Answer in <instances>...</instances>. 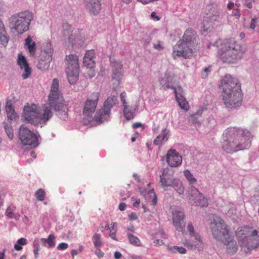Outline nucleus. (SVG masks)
I'll return each instance as SVG.
<instances>
[{
	"mask_svg": "<svg viewBox=\"0 0 259 259\" xmlns=\"http://www.w3.org/2000/svg\"><path fill=\"white\" fill-rule=\"evenodd\" d=\"M49 106H42L43 113L41 115L37 106L34 104H27L23 108L22 117L27 123L37 125L41 122L46 123L53 116L51 108L54 109L57 115L62 120L68 118V109L65 104L62 95L59 90V80L54 78L51 86V91L48 96Z\"/></svg>",
	"mask_w": 259,
	"mask_h": 259,
	"instance_id": "nucleus-1",
	"label": "nucleus"
},
{
	"mask_svg": "<svg viewBox=\"0 0 259 259\" xmlns=\"http://www.w3.org/2000/svg\"><path fill=\"white\" fill-rule=\"evenodd\" d=\"M99 95L98 92H94L90 94L84 103L83 110V115L89 122L95 121L98 124L109 119L111 109L117 102V99L115 96H110L104 102L102 108L96 112L94 116H93L97 108Z\"/></svg>",
	"mask_w": 259,
	"mask_h": 259,
	"instance_id": "nucleus-2",
	"label": "nucleus"
},
{
	"mask_svg": "<svg viewBox=\"0 0 259 259\" xmlns=\"http://www.w3.org/2000/svg\"><path fill=\"white\" fill-rule=\"evenodd\" d=\"M250 133L246 130L230 127L223 135L222 147L228 153H233L250 147Z\"/></svg>",
	"mask_w": 259,
	"mask_h": 259,
	"instance_id": "nucleus-3",
	"label": "nucleus"
},
{
	"mask_svg": "<svg viewBox=\"0 0 259 259\" xmlns=\"http://www.w3.org/2000/svg\"><path fill=\"white\" fill-rule=\"evenodd\" d=\"M223 99L227 108L235 109L242 103V94L238 80L229 74L226 75L222 81Z\"/></svg>",
	"mask_w": 259,
	"mask_h": 259,
	"instance_id": "nucleus-4",
	"label": "nucleus"
},
{
	"mask_svg": "<svg viewBox=\"0 0 259 259\" xmlns=\"http://www.w3.org/2000/svg\"><path fill=\"white\" fill-rule=\"evenodd\" d=\"M199 38L195 30L188 28L183 35V38L179 40L173 47L172 54L174 58L177 57L189 58L192 53L198 49Z\"/></svg>",
	"mask_w": 259,
	"mask_h": 259,
	"instance_id": "nucleus-5",
	"label": "nucleus"
},
{
	"mask_svg": "<svg viewBox=\"0 0 259 259\" xmlns=\"http://www.w3.org/2000/svg\"><path fill=\"white\" fill-rule=\"evenodd\" d=\"M246 51L244 46L229 39L219 50L218 55L223 62L235 63L243 58Z\"/></svg>",
	"mask_w": 259,
	"mask_h": 259,
	"instance_id": "nucleus-6",
	"label": "nucleus"
},
{
	"mask_svg": "<svg viewBox=\"0 0 259 259\" xmlns=\"http://www.w3.org/2000/svg\"><path fill=\"white\" fill-rule=\"evenodd\" d=\"M212 235L218 241H224L231 236L227 225L224 221L220 217H215L210 224Z\"/></svg>",
	"mask_w": 259,
	"mask_h": 259,
	"instance_id": "nucleus-7",
	"label": "nucleus"
},
{
	"mask_svg": "<svg viewBox=\"0 0 259 259\" xmlns=\"http://www.w3.org/2000/svg\"><path fill=\"white\" fill-rule=\"evenodd\" d=\"M19 138L23 145H28L31 148L38 145L36 135L25 125H22L19 128Z\"/></svg>",
	"mask_w": 259,
	"mask_h": 259,
	"instance_id": "nucleus-8",
	"label": "nucleus"
},
{
	"mask_svg": "<svg viewBox=\"0 0 259 259\" xmlns=\"http://www.w3.org/2000/svg\"><path fill=\"white\" fill-rule=\"evenodd\" d=\"M33 15L29 11H25L17 14V34H22L28 30Z\"/></svg>",
	"mask_w": 259,
	"mask_h": 259,
	"instance_id": "nucleus-9",
	"label": "nucleus"
},
{
	"mask_svg": "<svg viewBox=\"0 0 259 259\" xmlns=\"http://www.w3.org/2000/svg\"><path fill=\"white\" fill-rule=\"evenodd\" d=\"M172 215V224L177 230L183 232L185 230L186 222L184 221L185 214L183 209L177 206L170 207Z\"/></svg>",
	"mask_w": 259,
	"mask_h": 259,
	"instance_id": "nucleus-10",
	"label": "nucleus"
},
{
	"mask_svg": "<svg viewBox=\"0 0 259 259\" xmlns=\"http://www.w3.org/2000/svg\"><path fill=\"white\" fill-rule=\"evenodd\" d=\"M189 198L191 203L196 205L205 206L208 204L207 199L193 186L189 188Z\"/></svg>",
	"mask_w": 259,
	"mask_h": 259,
	"instance_id": "nucleus-11",
	"label": "nucleus"
},
{
	"mask_svg": "<svg viewBox=\"0 0 259 259\" xmlns=\"http://www.w3.org/2000/svg\"><path fill=\"white\" fill-rule=\"evenodd\" d=\"M187 229L191 236V239L186 240L184 244L191 249H194L202 244V240L200 236L195 233L194 227L191 223L189 224Z\"/></svg>",
	"mask_w": 259,
	"mask_h": 259,
	"instance_id": "nucleus-12",
	"label": "nucleus"
},
{
	"mask_svg": "<svg viewBox=\"0 0 259 259\" xmlns=\"http://www.w3.org/2000/svg\"><path fill=\"white\" fill-rule=\"evenodd\" d=\"M208 11L206 13L207 17L203 21V31H206L209 27L208 26V19H209L211 23L214 22H219L221 20V15L220 12L211 6H208Z\"/></svg>",
	"mask_w": 259,
	"mask_h": 259,
	"instance_id": "nucleus-13",
	"label": "nucleus"
},
{
	"mask_svg": "<svg viewBox=\"0 0 259 259\" xmlns=\"http://www.w3.org/2000/svg\"><path fill=\"white\" fill-rule=\"evenodd\" d=\"M63 35L65 37H67L69 41L72 43L73 40H81L83 38L82 35V30H76L72 33L71 31V26L67 23L64 24L63 25Z\"/></svg>",
	"mask_w": 259,
	"mask_h": 259,
	"instance_id": "nucleus-14",
	"label": "nucleus"
},
{
	"mask_svg": "<svg viewBox=\"0 0 259 259\" xmlns=\"http://www.w3.org/2000/svg\"><path fill=\"white\" fill-rule=\"evenodd\" d=\"M17 64L21 70H24V72L22 74V78L23 79L28 78L31 74L32 70L26 57L22 53L18 54Z\"/></svg>",
	"mask_w": 259,
	"mask_h": 259,
	"instance_id": "nucleus-15",
	"label": "nucleus"
},
{
	"mask_svg": "<svg viewBox=\"0 0 259 259\" xmlns=\"http://www.w3.org/2000/svg\"><path fill=\"white\" fill-rule=\"evenodd\" d=\"M181 156L175 149H170L166 154V162L171 167H177L182 163Z\"/></svg>",
	"mask_w": 259,
	"mask_h": 259,
	"instance_id": "nucleus-16",
	"label": "nucleus"
},
{
	"mask_svg": "<svg viewBox=\"0 0 259 259\" xmlns=\"http://www.w3.org/2000/svg\"><path fill=\"white\" fill-rule=\"evenodd\" d=\"M175 179L170 169L166 167L162 169V174L160 176V183L162 187H171Z\"/></svg>",
	"mask_w": 259,
	"mask_h": 259,
	"instance_id": "nucleus-17",
	"label": "nucleus"
},
{
	"mask_svg": "<svg viewBox=\"0 0 259 259\" xmlns=\"http://www.w3.org/2000/svg\"><path fill=\"white\" fill-rule=\"evenodd\" d=\"M15 103L16 99L14 95H11L8 98L6 102V110L8 120H12L15 119L16 117L14 106Z\"/></svg>",
	"mask_w": 259,
	"mask_h": 259,
	"instance_id": "nucleus-18",
	"label": "nucleus"
},
{
	"mask_svg": "<svg viewBox=\"0 0 259 259\" xmlns=\"http://www.w3.org/2000/svg\"><path fill=\"white\" fill-rule=\"evenodd\" d=\"M100 0H83V4L90 14L97 15L101 10Z\"/></svg>",
	"mask_w": 259,
	"mask_h": 259,
	"instance_id": "nucleus-19",
	"label": "nucleus"
},
{
	"mask_svg": "<svg viewBox=\"0 0 259 259\" xmlns=\"http://www.w3.org/2000/svg\"><path fill=\"white\" fill-rule=\"evenodd\" d=\"M174 90L176 100L178 102L180 107L184 110H188V103L185 98L183 94L182 88L179 87L177 90L175 87H172Z\"/></svg>",
	"mask_w": 259,
	"mask_h": 259,
	"instance_id": "nucleus-20",
	"label": "nucleus"
},
{
	"mask_svg": "<svg viewBox=\"0 0 259 259\" xmlns=\"http://www.w3.org/2000/svg\"><path fill=\"white\" fill-rule=\"evenodd\" d=\"M222 242L227 246V252L230 255L235 254L238 250V245L236 241H235L232 236L224 240Z\"/></svg>",
	"mask_w": 259,
	"mask_h": 259,
	"instance_id": "nucleus-21",
	"label": "nucleus"
},
{
	"mask_svg": "<svg viewBox=\"0 0 259 259\" xmlns=\"http://www.w3.org/2000/svg\"><path fill=\"white\" fill-rule=\"evenodd\" d=\"M111 66L112 67V78L116 79L119 83V81L122 75V65L121 63L117 61H112Z\"/></svg>",
	"mask_w": 259,
	"mask_h": 259,
	"instance_id": "nucleus-22",
	"label": "nucleus"
},
{
	"mask_svg": "<svg viewBox=\"0 0 259 259\" xmlns=\"http://www.w3.org/2000/svg\"><path fill=\"white\" fill-rule=\"evenodd\" d=\"M24 48L27 50L30 56L34 57L36 51V44L33 41L30 35L25 39Z\"/></svg>",
	"mask_w": 259,
	"mask_h": 259,
	"instance_id": "nucleus-23",
	"label": "nucleus"
},
{
	"mask_svg": "<svg viewBox=\"0 0 259 259\" xmlns=\"http://www.w3.org/2000/svg\"><path fill=\"white\" fill-rule=\"evenodd\" d=\"M95 53L94 51H88L86 52L83 58V63L88 68H92L95 65Z\"/></svg>",
	"mask_w": 259,
	"mask_h": 259,
	"instance_id": "nucleus-24",
	"label": "nucleus"
},
{
	"mask_svg": "<svg viewBox=\"0 0 259 259\" xmlns=\"http://www.w3.org/2000/svg\"><path fill=\"white\" fill-rule=\"evenodd\" d=\"M52 60V57L40 55V58L37 65V68L41 70H47L50 67Z\"/></svg>",
	"mask_w": 259,
	"mask_h": 259,
	"instance_id": "nucleus-25",
	"label": "nucleus"
},
{
	"mask_svg": "<svg viewBox=\"0 0 259 259\" xmlns=\"http://www.w3.org/2000/svg\"><path fill=\"white\" fill-rule=\"evenodd\" d=\"M66 61L67 62V67L70 69H79L78 65V57L75 55H70L66 56Z\"/></svg>",
	"mask_w": 259,
	"mask_h": 259,
	"instance_id": "nucleus-26",
	"label": "nucleus"
},
{
	"mask_svg": "<svg viewBox=\"0 0 259 259\" xmlns=\"http://www.w3.org/2000/svg\"><path fill=\"white\" fill-rule=\"evenodd\" d=\"M79 70L70 69L69 67H66V72L67 74L68 81L70 84H74L78 79Z\"/></svg>",
	"mask_w": 259,
	"mask_h": 259,
	"instance_id": "nucleus-27",
	"label": "nucleus"
},
{
	"mask_svg": "<svg viewBox=\"0 0 259 259\" xmlns=\"http://www.w3.org/2000/svg\"><path fill=\"white\" fill-rule=\"evenodd\" d=\"M169 134V130L164 128L162 130V134H159L154 140L153 143L155 145H158L160 143L163 141H167L168 139Z\"/></svg>",
	"mask_w": 259,
	"mask_h": 259,
	"instance_id": "nucleus-28",
	"label": "nucleus"
},
{
	"mask_svg": "<svg viewBox=\"0 0 259 259\" xmlns=\"http://www.w3.org/2000/svg\"><path fill=\"white\" fill-rule=\"evenodd\" d=\"M53 53V50L51 43L47 42L44 45L41 49V55L52 57Z\"/></svg>",
	"mask_w": 259,
	"mask_h": 259,
	"instance_id": "nucleus-29",
	"label": "nucleus"
},
{
	"mask_svg": "<svg viewBox=\"0 0 259 259\" xmlns=\"http://www.w3.org/2000/svg\"><path fill=\"white\" fill-rule=\"evenodd\" d=\"M171 187L180 195L183 194L184 192V187L183 185L182 182L178 179H175L173 180L172 184Z\"/></svg>",
	"mask_w": 259,
	"mask_h": 259,
	"instance_id": "nucleus-30",
	"label": "nucleus"
},
{
	"mask_svg": "<svg viewBox=\"0 0 259 259\" xmlns=\"http://www.w3.org/2000/svg\"><path fill=\"white\" fill-rule=\"evenodd\" d=\"M55 237L54 235L50 234L47 239L42 238L40 239V241L42 245L46 246V244H48V247L51 248L55 245Z\"/></svg>",
	"mask_w": 259,
	"mask_h": 259,
	"instance_id": "nucleus-31",
	"label": "nucleus"
},
{
	"mask_svg": "<svg viewBox=\"0 0 259 259\" xmlns=\"http://www.w3.org/2000/svg\"><path fill=\"white\" fill-rule=\"evenodd\" d=\"M127 236L129 242L133 245L136 246H141V242L140 240L136 236L133 235L132 233L128 232Z\"/></svg>",
	"mask_w": 259,
	"mask_h": 259,
	"instance_id": "nucleus-32",
	"label": "nucleus"
},
{
	"mask_svg": "<svg viewBox=\"0 0 259 259\" xmlns=\"http://www.w3.org/2000/svg\"><path fill=\"white\" fill-rule=\"evenodd\" d=\"M123 113L125 118L127 120H130L134 118L133 112L132 110L130 109L128 106L127 105L123 106Z\"/></svg>",
	"mask_w": 259,
	"mask_h": 259,
	"instance_id": "nucleus-33",
	"label": "nucleus"
},
{
	"mask_svg": "<svg viewBox=\"0 0 259 259\" xmlns=\"http://www.w3.org/2000/svg\"><path fill=\"white\" fill-rule=\"evenodd\" d=\"M184 174L185 177L190 184H193L196 182V179L194 177L190 170H185L184 171Z\"/></svg>",
	"mask_w": 259,
	"mask_h": 259,
	"instance_id": "nucleus-34",
	"label": "nucleus"
},
{
	"mask_svg": "<svg viewBox=\"0 0 259 259\" xmlns=\"http://www.w3.org/2000/svg\"><path fill=\"white\" fill-rule=\"evenodd\" d=\"M93 241L95 247H99L101 246V235L99 234H95L93 237Z\"/></svg>",
	"mask_w": 259,
	"mask_h": 259,
	"instance_id": "nucleus-35",
	"label": "nucleus"
},
{
	"mask_svg": "<svg viewBox=\"0 0 259 259\" xmlns=\"http://www.w3.org/2000/svg\"><path fill=\"white\" fill-rule=\"evenodd\" d=\"M168 249L169 251L171 252H175L174 249H176L179 253L181 254H184L186 252V249L182 246H174V247H168Z\"/></svg>",
	"mask_w": 259,
	"mask_h": 259,
	"instance_id": "nucleus-36",
	"label": "nucleus"
},
{
	"mask_svg": "<svg viewBox=\"0 0 259 259\" xmlns=\"http://www.w3.org/2000/svg\"><path fill=\"white\" fill-rule=\"evenodd\" d=\"M35 196L38 200L42 201L45 198V191L42 189H39L36 192Z\"/></svg>",
	"mask_w": 259,
	"mask_h": 259,
	"instance_id": "nucleus-37",
	"label": "nucleus"
},
{
	"mask_svg": "<svg viewBox=\"0 0 259 259\" xmlns=\"http://www.w3.org/2000/svg\"><path fill=\"white\" fill-rule=\"evenodd\" d=\"M5 131L10 139H12L14 137L13 130L11 126H9L8 124L5 123Z\"/></svg>",
	"mask_w": 259,
	"mask_h": 259,
	"instance_id": "nucleus-38",
	"label": "nucleus"
},
{
	"mask_svg": "<svg viewBox=\"0 0 259 259\" xmlns=\"http://www.w3.org/2000/svg\"><path fill=\"white\" fill-rule=\"evenodd\" d=\"M8 37L6 35L5 30L0 32V41L3 45H5L8 41Z\"/></svg>",
	"mask_w": 259,
	"mask_h": 259,
	"instance_id": "nucleus-39",
	"label": "nucleus"
},
{
	"mask_svg": "<svg viewBox=\"0 0 259 259\" xmlns=\"http://www.w3.org/2000/svg\"><path fill=\"white\" fill-rule=\"evenodd\" d=\"M148 195L149 196L153 197L151 200V203L153 205H155L157 204V198L156 194L154 192V190L151 189L150 190L148 193Z\"/></svg>",
	"mask_w": 259,
	"mask_h": 259,
	"instance_id": "nucleus-40",
	"label": "nucleus"
},
{
	"mask_svg": "<svg viewBox=\"0 0 259 259\" xmlns=\"http://www.w3.org/2000/svg\"><path fill=\"white\" fill-rule=\"evenodd\" d=\"M33 246L34 248L33 252L35 258H37L38 255V251L39 249V244L38 242L35 240L33 243Z\"/></svg>",
	"mask_w": 259,
	"mask_h": 259,
	"instance_id": "nucleus-41",
	"label": "nucleus"
},
{
	"mask_svg": "<svg viewBox=\"0 0 259 259\" xmlns=\"http://www.w3.org/2000/svg\"><path fill=\"white\" fill-rule=\"evenodd\" d=\"M10 26L12 29H16V17L14 15L9 18Z\"/></svg>",
	"mask_w": 259,
	"mask_h": 259,
	"instance_id": "nucleus-42",
	"label": "nucleus"
},
{
	"mask_svg": "<svg viewBox=\"0 0 259 259\" xmlns=\"http://www.w3.org/2000/svg\"><path fill=\"white\" fill-rule=\"evenodd\" d=\"M206 110V108L205 107H199V109L197 110V111L193 114L192 115V119H193L194 118L197 116H201L202 113L204 111Z\"/></svg>",
	"mask_w": 259,
	"mask_h": 259,
	"instance_id": "nucleus-43",
	"label": "nucleus"
},
{
	"mask_svg": "<svg viewBox=\"0 0 259 259\" xmlns=\"http://www.w3.org/2000/svg\"><path fill=\"white\" fill-rule=\"evenodd\" d=\"M249 229H251V228H249V227H244L242 229H241L240 231L238 232V234H237V236H238L239 237H240V233L241 234H243V235H246L247 234L246 233ZM249 237L250 238V237H247L246 236H245L244 237H243V239L244 240L246 238V239H247V238Z\"/></svg>",
	"mask_w": 259,
	"mask_h": 259,
	"instance_id": "nucleus-44",
	"label": "nucleus"
},
{
	"mask_svg": "<svg viewBox=\"0 0 259 259\" xmlns=\"http://www.w3.org/2000/svg\"><path fill=\"white\" fill-rule=\"evenodd\" d=\"M259 23V17H254L251 20V24L250 28L251 29H254L256 25Z\"/></svg>",
	"mask_w": 259,
	"mask_h": 259,
	"instance_id": "nucleus-45",
	"label": "nucleus"
},
{
	"mask_svg": "<svg viewBox=\"0 0 259 259\" xmlns=\"http://www.w3.org/2000/svg\"><path fill=\"white\" fill-rule=\"evenodd\" d=\"M153 48L159 51H160L164 49L163 43L159 40H157V43L153 44Z\"/></svg>",
	"mask_w": 259,
	"mask_h": 259,
	"instance_id": "nucleus-46",
	"label": "nucleus"
},
{
	"mask_svg": "<svg viewBox=\"0 0 259 259\" xmlns=\"http://www.w3.org/2000/svg\"><path fill=\"white\" fill-rule=\"evenodd\" d=\"M211 71V67L209 66L207 67H205L203 70V72L202 73V77L205 78L207 76L208 74Z\"/></svg>",
	"mask_w": 259,
	"mask_h": 259,
	"instance_id": "nucleus-47",
	"label": "nucleus"
},
{
	"mask_svg": "<svg viewBox=\"0 0 259 259\" xmlns=\"http://www.w3.org/2000/svg\"><path fill=\"white\" fill-rule=\"evenodd\" d=\"M68 247V245L67 243H61L58 245L57 248L59 250H64V249L67 248Z\"/></svg>",
	"mask_w": 259,
	"mask_h": 259,
	"instance_id": "nucleus-48",
	"label": "nucleus"
},
{
	"mask_svg": "<svg viewBox=\"0 0 259 259\" xmlns=\"http://www.w3.org/2000/svg\"><path fill=\"white\" fill-rule=\"evenodd\" d=\"M126 96V93L124 92L121 93L120 94V100L123 106H125L127 105L125 100Z\"/></svg>",
	"mask_w": 259,
	"mask_h": 259,
	"instance_id": "nucleus-49",
	"label": "nucleus"
},
{
	"mask_svg": "<svg viewBox=\"0 0 259 259\" xmlns=\"http://www.w3.org/2000/svg\"><path fill=\"white\" fill-rule=\"evenodd\" d=\"M166 79H162L160 81V85H162V87H163V88L164 89H169V88H171L172 89L173 87H170L169 84H166Z\"/></svg>",
	"mask_w": 259,
	"mask_h": 259,
	"instance_id": "nucleus-50",
	"label": "nucleus"
},
{
	"mask_svg": "<svg viewBox=\"0 0 259 259\" xmlns=\"http://www.w3.org/2000/svg\"><path fill=\"white\" fill-rule=\"evenodd\" d=\"M28 241L24 238H21L17 240V244L21 245H25L27 244Z\"/></svg>",
	"mask_w": 259,
	"mask_h": 259,
	"instance_id": "nucleus-51",
	"label": "nucleus"
},
{
	"mask_svg": "<svg viewBox=\"0 0 259 259\" xmlns=\"http://www.w3.org/2000/svg\"><path fill=\"white\" fill-rule=\"evenodd\" d=\"M117 231V229H115L114 231H112L110 230V232L109 234V236L113 239L117 240L116 238V232Z\"/></svg>",
	"mask_w": 259,
	"mask_h": 259,
	"instance_id": "nucleus-52",
	"label": "nucleus"
},
{
	"mask_svg": "<svg viewBox=\"0 0 259 259\" xmlns=\"http://www.w3.org/2000/svg\"><path fill=\"white\" fill-rule=\"evenodd\" d=\"M138 219V217L136 213L132 212L128 215V219L130 220H136Z\"/></svg>",
	"mask_w": 259,
	"mask_h": 259,
	"instance_id": "nucleus-53",
	"label": "nucleus"
},
{
	"mask_svg": "<svg viewBox=\"0 0 259 259\" xmlns=\"http://www.w3.org/2000/svg\"><path fill=\"white\" fill-rule=\"evenodd\" d=\"M151 17L153 20L155 21H158L160 20L159 17L157 16L156 13L155 12H153L151 14Z\"/></svg>",
	"mask_w": 259,
	"mask_h": 259,
	"instance_id": "nucleus-54",
	"label": "nucleus"
},
{
	"mask_svg": "<svg viewBox=\"0 0 259 259\" xmlns=\"http://www.w3.org/2000/svg\"><path fill=\"white\" fill-rule=\"evenodd\" d=\"M96 254L99 257H102L103 256L104 253L101 251L100 249L97 248L96 251Z\"/></svg>",
	"mask_w": 259,
	"mask_h": 259,
	"instance_id": "nucleus-55",
	"label": "nucleus"
},
{
	"mask_svg": "<svg viewBox=\"0 0 259 259\" xmlns=\"http://www.w3.org/2000/svg\"><path fill=\"white\" fill-rule=\"evenodd\" d=\"M6 213L8 217L10 218L13 217V213H12V210L10 207L7 208Z\"/></svg>",
	"mask_w": 259,
	"mask_h": 259,
	"instance_id": "nucleus-56",
	"label": "nucleus"
},
{
	"mask_svg": "<svg viewBox=\"0 0 259 259\" xmlns=\"http://www.w3.org/2000/svg\"><path fill=\"white\" fill-rule=\"evenodd\" d=\"M126 207V205L124 203H120L119 205L118 208L120 210L123 211L125 210Z\"/></svg>",
	"mask_w": 259,
	"mask_h": 259,
	"instance_id": "nucleus-57",
	"label": "nucleus"
},
{
	"mask_svg": "<svg viewBox=\"0 0 259 259\" xmlns=\"http://www.w3.org/2000/svg\"><path fill=\"white\" fill-rule=\"evenodd\" d=\"M122 256V254L119 251H116L114 253V257L115 259H119Z\"/></svg>",
	"mask_w": 259,
	"mask_h": 259,
	"instance_id": "nucleus-58",
	"label": "nucleus"
},
{
	"mask_svg": "<svg viewBox=\"0 0 259 259\" xmlns=\"http://www.w3.org/2000/svg\"><path fill=\"white\" fill-rule=\"evenodd\" d=\"M231 15L233 16H236L237 18H239L240 16V13H239V10L238 9H236V12H233L232 14H231Z\"/></svg>",
	"mask_w": 259,
	"mask_h": 259,
	"instance_id": "nucleus-59",
	"label": "nucleus"
},
{
	"mask_svg": "<svg viewBox=\"0 0 259 259\" xmlns=\"http://www.w3.org/2000/svg\"><path fill=\"white\" fill-rule=\"evenodd\" d=\"M142 126V124L140 122H136L133 124V127L134 128H137L141 127Z\"/></svg>",
	"mask_w": 259,
	"mask_h": 259,
	"instance_id": "nucleus-60",
	"label": "nucleus"
},
{
	"mask_svg": "<svg viewBox=\"0 0 259 259\" xmlns=\"http://www.w3.org/2000/svg\"><path fill=\"white\" fill-rule=\"evenodd\" d=\"M129 259H142V257H141L140 256L132 255L130 256Z\"/></svg>",
	"mask_w": 259,
	"mask_h": 259,
	"instance_id": "nucleus-61",
	"label": "nucleus"
},
{
	"mask_svg": "<svg viewBox=\"0 0 259 259\" xmlns=\"http://www.w3.org/2000/svg\"><path fill=\"white\" fill-rule=\"evenodd\" d=\"M127 230L134 232L135 231V228L133 225H131L127 227Z\"/></svg>",
	"mask_w": 259,
	"mask_h": 259,
	"instance_id": "nucleus-62",
	"label": "nucleus"
},
{
	"mask_svg": "<svg viewBox=\"0 0 259 259\" xmlns=\"http://www.w3.org/2000/svg\"><path fill=\"white\" fill-rule=\"evenodd\" d=\"M251 236L253 237L256 236L257 237H258V231L256 230H254L251 233Z\"/></svg>",
	"mask_w": 259,
	"mask_h": 259,
	"instance_id": "nucleus-63",
	"label": "nucleus"
},
{
	"mask_svg": "<svg viewBox=\"0 0 259 259\" xmlns=\"http://www.w3.org/2000/svg\"><path fill=\"white\" fill-rule=\"evenodd\" d=\"M154 243L155 244H159V245H161V244H162L163 243L162 240H160V239H156V240H155L154 241Z\"/></svg>",
	"mask_w": 259,
	"mask_h": 259,
	"instance_id": "nucleus-64",
	"label": "nucleus"
}]
</instances>
